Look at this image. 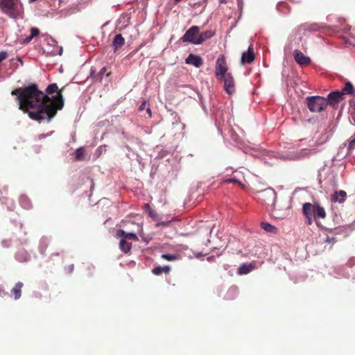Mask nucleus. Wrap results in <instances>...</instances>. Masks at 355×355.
<instances>
[{
  "label": "nucleus",
  "mask_w": 355,
  "mask_h": 355,
  "mask_svg": "<svg viewBox=\"0 0 355 355\" xmlns=\"http://www.w3.org/2000/svg\"><path fill=\"white\" fill-rule=\"evenodd\" d=\"M185 62L198 68L200 67L203 64L201 57L191 53L186 58Z\"/></svg>",
  "instance_id": "12"
},
{
  "label": "nucleus",
  "mask_w": 355,
  "mask_h": 355,
  "mask_svg": "<svg viewBox=\"0 0 355 355\" xmlns=\"http://www.w3.org/2000/svg\"><path fill=\"white\" fill-rule=\"evenodd\" d=\"M219 79L224 81V89L228 94L232 95L235 92V81L231 73Z\"/></svg>",
  "instance_id": "8"
},
{
  "label": "nucleus",
  "mask_w": 355,
  "mask_h": 355,
  "mask_svg": "<svg viewBox=\"0 0 355 355\" xmlns=\"http://www.w3.org/2000/svg\"><path fill=\"white\" fill-rule=\"evenodd\" d=\"M225 183H236L238 184L239 185H240L241 187H244L245 186L240 182L238 180L236 179H234V178H229V179H227L225 180Z\"/></svg>",
  "instance_id": "30"
},
{
  "label": "nucleus",
  "mask_w": 355,
  "mask_h": 355,
  "mask_svg": "<svg viewBox=\"0 0 355 355\" xmlns=\"http://www.w3.org/2000/svg\"><path fill=\"white\" fill-rule=\"evenodd\" d=\"M106 73L107 76H110L111 72H107V67H103L100 71L97 74H94V71L91 73V76L93 77V78L96 81L101 82L103 79V76Z\"/></svg>",
  "instance_id": "15"
},
{
  "label": "nucleus",
  "mask_w": 355,
  "mask_h": 355,
  "mask_svg": "<svg viewBox=\"0 0 355 355\" xmlns=\"http://www.w3.org/2000/svg\"><path fill=\"white\" fill-rule=\"evenodd\" d=\"M39 33H40V31L38 28H37L35 27H33L31 28V36L32 37L37 36Z\"/></svg>",
  "instance_id": "31"
},
{
  "label": "nucleus",
  "mask_w": 355,
  "mask_h": 355,
  "mask_svg": "<svg viewBox=\"0 0 355 355\" xmlns=\"http://www.w3.org/2000/svg\"><path fill=\"white\" fill-rule=\"evenodd\" d=\"M148 215L150 217L153 218L155 220H156V218L157 216V212L153 209H150V211H148Z\"/></svg>",
  "instance_id": "33"
},
{
  "label": "nucleus",
  "mask_w": 355,
  "mask_h": 355,
  "mask_svg": "<svg viewBox=\"0 0 355 355\" xmlns=\"http://www.w3.org/2000/svg\"><path fill=\"white\" fill-rule=\"evenodd\" d=\"M304 205H310L311 216H313L314 220H318L320 218H324L327 216L326 211L318 202H315L314 203L311 202H305Z\"/></svg>",
  "instance_id": "7"
},
{
  "label": "nucleus",
  "mask_w": 355,
  "mask_h": 355,
  "mask_svg": "<svg viewBox=\"0 0 355 355\" xmlns=\"http://www.w3.org/2000/svg\"><path fill=\"white\" fill-rule=\"evenodd\" d=\"M180 257V255L178 254H162V258L168 261H173L178 259Z\"/></svg>",
  "instance_id": "27"
},
{
  "label": "nucleus",
  "mask_w": 355,
  "mask_h": 355,
  "mask_svg": "<svg viewBox=\"0 0 355 355\" xmlns=\"http://www.w3.org/2000/svg\"><path fill=\"white\" fill-rule=\"evenodd\" d=\"M171 270V268L168 266H157L152 270V272L155 275H160L162 273L168 274Z\"/></svg>",
  "instance_id": "22"
},
{
  "label": "nucleus",
  "mask_w": 355,
  "mask_h": 355,
  "mask_svg": "<svg viewBox=\"0 0 355 355\" xmlns=\"http://www.w3.org/2000/svg\"><path fill=\"white\" fill-rule=\"evenodd\" d=\"M219 2L220 3H225L227 2V0H219Z\"/></svg>",
  "instance_id": "38"
},
{
  "label": "nucleus",
  "mask_w": 355,
  "mask_h": 355,
  "mask_svg": "<svg viewBox=\"0 0 355 355\" xmlns=\"http://www.w3.org/2000/svg\"><path fill=\"white\" fill-rule=\"evenodd\" d=\"M310 207V205H303L302 210L303 215L306 217L307 220L306 223L309 225L312 224L313 218V216H311V212H309Z\"/></svg>",
  "instance_id": "19"
},
{
  "label": "nucleus",
  "mask_w": 355,
  "mask_h": 355,
  "mask_svg": "<svg viewBox=\"0 0 355 355\" xmlns=\"http://www.w3.org/2000/svg\"><path fill=\"white\" fill-rule=\"evenodd\" d=\"M0 7L2 11L10 17L21 18L23 6L18 0H0Z\"/></svg>",
  "instance_id": "2"
},
{
  "label": "nucleus",
  "mask_w": 355,
  "mask_h": 355,
  "mask_svg": "<svg viewBox=\"0 0 355 355\" xmlns=\"http://www.w3.org/2000/svg\"><path fill=\"white\" fill-rule=\"evenodd\" d=\"M116 235L119 237H122L123 239H125L126 241L127 240H135V241H137L138 239L136 234H135V233H126L123 230H119L117 232Z\"/></svg>",
  "instance_id": "17"
},
{
  "label": "nucleus",
  "mask_w": 355,
  "mask_h": 355,
  "mask_svg": "<svg viewBox=\"0 0 355 355\" xmlns=\"http://www.w3.org/2000/svg\"><path fill=\"white\" fill-rule=\"evenodd\" d=\"M86 159V150L84 147H80L75 152V160L83 161Z\"/></svg>",
  "instance_id": "20"
},
{
  "label": "nucleus",
  "mask_w": 355,
  "mask_h": 355,
  "mask_svg": "<svg viewBox=\"0 0 355 355\" xmlns=\"http://www.w3.org/2000/svg\"><path fill=\"white\" fill-rule=\"evenodd\" d=\"M250 269L249 268V266L245 264L242 265L239 268V274H247V273L250 272Z\"/></svg>",
  "instance_id": "28"
},
{
  "label": "nucleus",
  "mask_w": 355,
  "mask_h": 355,
  "mask_svg": "<svg viewBox=\"0 0 355 355\" xmlns=\"http://www.w3.org/2000/svg\"><path fill=\"white\" fill-rule=\"evenodd\" d=\"M124 44H125V39L123 37L122 35L121 34L116 35L112 41V46L114 48V52L116 53Z\"/></svg>",
  "instance_id": "13"
},
{
  "label": "nucleus",
  "mask_w": 355,
  "mask_h": 355,
  "mask_svg": "<svg viewBox=\"0 0 355 355\" xmlns=\"http://www.w3.org/2000/svg\"><path fill=\"white\" fill-rule=\"evenodd\" d=\"M145 107H146V102H144V103H141V105H140V107H139V110H142L145 109Z\"/></svg>",
  "instance_id": "35"
},
{
  "label": "nucleus",
  "mask_w": 355,
  "mask_h": 355,
  "mask_svg": "<svg viewBox=\"0 0 355 355\" xmlns=\"http://www.w3.org/2000/svg\"><path fill=\"white\" fill-rule=\"evenodd\" d=\"M215 35V32L211 30H207L202 33H200V37L198 40L199 44H202L205 41L210 39Z\"/></svg>",
  "instance_id": "18"
},
{
  "label": "nucleus",
  "mask_w": 355,
  "mask_h": 355,
  "mask_svg": "<svg viewBox=\"0 0 355 355\" xmlns=\"http://www.w3.org/2000/svg\"><path fill=\"white\" fill-rule=\"evenodd\" d=\"M33 38V37H32L31 35H30V36H28V37H26L24 40L23 43H24V44H28V43H29V42L31 41V40H32Z\"/></svg>",
  "instance_id": "34"
},
{
  "label": "nucleus",
  "mask_w": 355,
  "mask_h": 355,
  "mask_svg": "<svg viewBox=\"0 0 355 355\" xmlns=\"http://www.w3.org/2000/svg\"><path fill=\"white\" fill-rule=\"evenodd\" d=\"M182 0H174V2L175 3H178L181 1Z\"/></svg>",
  "instance_id": "39"
},
{
  "label": "nucleus",
  "mask_w": 355,
  "mask_h": 355,
  "mask_svg": "<svg viewBox=\"0 0 355 355\" xmlns=\"http://www.w3.org/2000/svg\"><path fill=\"white\" fill-rule=\"evenodd\" d=\"M228 67L226 62L225 57L223 55H220L217 58L216 63V71L215 76L219 79L222 78V77L228 74L227 73Z\"/></svg>",
  "instance_id": "6"
},
{
  "label": "nucleus",
  "mask_w": 355,
  "mask_h": 355,
  "mask_svg": "<svg viewBox=\"0 0 355 355\" xmlns=\"http://www.w3.org/2000/svg\"><path fill=\"white\" fill-rule=\"evenodd\" d=\"M11 95L16 96L19 110L28 113L31 119L39 122L43 119H52L64 104L61 92L51 98L40 91L35 83L18 87L12 91Z\"/></svg>",
  "instance_id": "1"
},
{
  "label": "nucleus",
  "mask_w": 355,
  "mask_h": 355,
  "mask_svg": "<svg viewBox=\"0 0 355 355\" xmlns=\"http://www.w3.org/2000/svg\"><path fill=\"white\" fill-rule=\"evenodd\" d=\"M306 101L308 108L312 112H320L328 105L327 99L320 96H309Z\"/></svg>",
  "instance_id": "3"
},
{
  "label": "nucleus",
  "mask_w": 355,
  "mask_h": 355,
  "mask_svg": "<svg viewBox=\"0 0 355 355\" xmlns=\"http://www.w3.org/2000/svg\"><path fill=\"white\" fill-rule=\"evenodd\" d=\"M200 28L197 26H191L186 31L181 40L184 42H190L194 44H199L198 42L200 37Z\"/></svg>",
  "instance_id": "5"
},
{
  "label": "nucleus",
  "mask_w": 355,
  "mask_h": 355,
  "mask_svg": "<svg viewBox=\"0 0 355 355\" xmlns=\"http://www.w3.org/2000/svg\"><path fill=\"white\" fill-rule=\"evenodd\" d=\"M293 55L295 60L300 65H308L311 62V59L299 50H295Z\"/></svg>",
  "instance_id": "11"
},
{
  "label": "nucleus",
  "mask_w": 355,
  "mask_h": 355,
  "mask_svg": "<svg viewBox=\"0 0 355 355\" xmlns=\"http://www.w3.org/2000/svg\"><path fill=\"white\" fill-rule=\"evenodd\" d=\"M8 57V53L6 51H1L0 52V63L4 60L5 59H6V58Z\"/></svg>",
  "instance_id": "32"
},
{
  "label": "nucleus",
  "mask_w": 355,
  "mask_h": 355,
  "mask_svg": "<svg viewBox=\"0 0 355 355\" xmlns=\"http://www.w3.org/2000/svg\"><path fill=\"white\" fill-rule=\"evenodd\" d=\"M348 151L351 152L354 149H355V133H354V137L351 139L349 142V145L347 147Z\"/></svg>",
  "instance_id": "29"
},
{
  "label": "nucleus",
  "mask_w": 355,
  "mask_h": 355,
  "mask_svg": "<svg viewBox=\"0 0 355 355\" xmlns=\"http://www.w3.org/2000/svg\"><path fill=\"white\" fill-rule=\"evenodd\" d=\"M343 95V92L340 91H335L329 93L327 99L328 104L334 107L342 100Z\"/></svg>",
  "instance_id": "10"
},
{
  "label": "nucleus",
  "mask_w": 355,
  "mask_h": 355,
  "mask_svg": "<svg viewBox=\"0 0 355 355\" xmlns=\"http://www.w3.org/2000/svg\"><path fill=\"white\" fill-rule=\"evenodd\" d=\"M120 249L125 253L130 251L132 247V243L128 242L125 239H122L119 243Z\"/></svg>",
  "instance_id": "23"
},
{
  "label": "nucleus",
  "mask_w": 355,
  "mask_h": 355,
  "mask_svg": "<svg viewBox=\"0 0 355 355\" xmlns=\"http://www.w3.org/2000/svg\"><path fill=\"white\" fill-rule=\"evenodd\" d=\"M145 208L148 210V211H149L150 209H151L149 204H146L145 205Z\"/></svg>",
  "instance_id": "37"
},
{
  "label": "nucleus",
  "mask_w": 355,
  "mask_h": 355,
  "mask_svg": "<svg viewBox=\"0 0 355 355\" xmlns=\"http://www.w3.org/2000/svg\"><path fill=\"white\" fill-rule=\"evenodd\" d=\"M257 200L261 203L271 202L273 205L274 210L277 209L275 200L277 198V193L272 188H267L257 192Z\"/></svg>",
  "instance_id": "4"
},
{
  "label": "nucleus",
  "mask_w": 355,
  "mask_h": 355,
  "mask_svg": "<svg viewBox=\"0 0 355 355\" xmlns=\"http://www.w3.org/2000/svg\"><path fill=\"white\" fill-rule=\"evenodd\" d=\"M261 227L266 232H269V233L275 234V233H277V229L275 226L272 225L271 224H270L268 223L262 222L261 223Z\"/></svg>",
  "instance_id": "24"
},
{
  "label": "nucleus",
  "mask_w": 355,
  "mask_h": 355,
  "mask_svg": "<svg viewBox=\"0 0 355 355\" xmlns=\"http://www.w3.org/2000/svg\"><path fill=\"white\" fill-rule=\"evenodd\" d=\"M169 223H170L169 221H168V222H162L161 223H158L157 225L158 226L159 225H167L168 224H169Z\"/></svg>",
  "instance_id": "36"
},
{
  "label": "nucleus",
  "mask_w": 355,
  "mask_h": 355,
  "mask_svg": "<svg viewBox=\"0 0 355 355\" xmlns=\"http://www.w3.org/2000/svg\"><path fill=\"white\" fill-rule=\"evenodd\" d=\"M3 287L2 286H0V293L1 294V293L3 292Z\"/></svg>",
  "instance_id": "41"
},
{
  "label": "nucleus",
  "mask_w": 355,
  "mask_h": 355,
  "mask_svg": "<svg viewBox=\"0 0 355 355\" xmlns=\"http://www.w3.org/2000/svg\"><path fill=\"white\" fill-rule=\"evenodd\" d=\"M347 196V193L340 190L339 191H336L331 197L332 202H339L340 203H343L345 200V198Z\"/></svg>",
  "instance_id": "14"
},
{
  "label": "nucleus",
  "mask_w": 355,
  "mask_h": 355,
  "mask_svg": "<svg viewBox=\"0 0 355 355\" xmlns=\"http://www.w3.org/2000/svg\"><path fill=\"white\" fill-rule=\"evenodd\" d=\"M341 92H343V94L345 93L353 94L355 92V90L352 84L349 82H347Z\"/></svg>",
  "instance_id": "26"
},
{
  "label": "nucleus",
  "mask_w": 355,
  "mask_h": 355,
  "mask_svg": "<svg viewBox=\"0 0 355 355\" xmlns=\"http://www.w3.org/2000/svg\"><path fill=\"white\" fill-rule=\"evenodd\" d=\"M73 268V266H71V268H70V270H72Z\"/></svg>",
  "instance_id": "42"
},
{
  "label": "nucleus",
  "mask_w": 355,
  "mask_h": 355,
  "mask_svg": "<svg viewBox=\"0 0 355 355\" xmlns=\"http://www.w3.org/2000/svg\"><path fill=\"white\" fill-rule=\"evenodd\" d=\"M23 286L22 282H18L11 290V293L13 295L15 300H17L21 297Z\"/></svg>",
  "instance_id": "16"
},
{
  "label": "nucleus",
  "mask_w": 355,
  "mask_h": 355,
  "mask_svg": "<svg viewBox=\"0 0 355 355\" xmlns=\"http://www.w3.org/2000/svg\"><path fill=\"white\" fill-rule=\"evenodd\" d=\"M255 58L252 45H250L246 52H243L241 55V62L242 64L252 63Z\"/></svg>",
  "instance_id": "9"
},
{
  "label": "nucleus",
  "mask_w": 355,
  "mask_h": 355,
  "mask_svg": "<svg viewBox=\"0 0 355 355\" xmlns=\"http://www.w3.org/2000/svg\"><path fill=\"white\" fill-rule=\"evenodd\" d=\"M63 89H64V87H62L60 89H58V87L57 84L56 83H52V84H50L46 87V92L49 94H53L54 93H57V94L55 95V96H57V95H58L59 92H61V94L62 95Z\"/></svg>",
  "instance_id": "21"
},
{
  "label": "nucleus",
  "mask_w": 355,
  "mask_h": 355,
  "mask_svg": "<svg viewBox=\"0 0 355 355\" xmlns=\"http://www.w3.org/2000/svg\"><path fill=\"white\" fill-rule=\"evenodd\" d=\"M73 268V266H71V268H70V270H72Z\"/></svg>",
  "instance_id": "43"
},
{
  "label": "nucleus",
  "mask_w": 355,
  "mask_h": 355,
  "mask_svg": "<svg viewBox=\"0 0 355 355\" xmlns=\"http://www.w3.org/2000/svg\"><path fill=\"white\" fill-rule=\"evenodd\" d=\"M278 10L283 13H288L291 10V8L286 2H280L277 4Z\"/></svg>",
  "instance_id": "25"
},
{
  "label": "nucleus",
  "mask_w": 355,
  "mask_h": 355,
  "mask_svg": "<svg viewBox=\"0 0 355 355\" xmlns=\"http://www.w3.org/2000/svg\"><path fill=\"white\" fill-rule=\"evenodd\" d=\"M147 112L150 115L151 112L150 108L147 109Z\"/></svg>",
  "instance_id": "40"
}]
</instances>
